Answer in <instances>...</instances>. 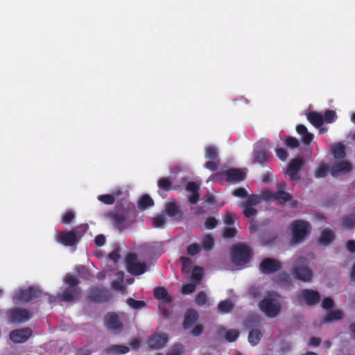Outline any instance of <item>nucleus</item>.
<instances>
[{
	"label": "nucleus",
	"instance_id": "1",
	"mask_svg": "<svg viewBox=\"0 0 355 355\" xmlns=\"http://www.w3.org/2000/svg\"><path fill=\"white\" fill-rule=\"evenodd\" d=\"M286 184H277V191L272 192L269 189L263 191L260 195L251 194L248 195L247 199L241 202L245 206H256L261 204L263 201L270 202L275 201L279 205H284L288 201V193L285 191Z\"/></svg>",
	"mask_w": 355,
	"mask_h": 355
},
{
	"label": "nucleus",
	"instance_id": "2",
	"mask_svg": "<svg viewBox=\"0 0 355 355\" xmlns=\"http://www.w3.org/2000/svg\"><path fill=\"white\" fill-rule=\"evenodd\" d=\"M136 211L134 206L131 207H122L114 211H110L106 214L115 229L122 232L131 228L135 221Z\"/></svg>",
	"mask_w": 355,
	"mask_h": 355
},
{
	"label": "nucleus",
	"instance_id": "3",
	"mask_svg": "<svg viewBox=\"0 0 355 355\" xmlns=\"http://www.w3.org/2000/svg\"><path fill=\"white\" fill-rule=\"evenodd\" d=\"M66 287L62 292L58 294L59 301L64 302H73L79 300L82 295V289L79 286L80 281L74 275L67 273L63 279Z\"/></svg>",
	"mask_w": 355,
	"mask_h": 355
},
{
	"label": "nucleus",
	"instance_id": "4",
	"mask_svg": "<svg viewBox=\"0 0 355 355\" xmlns=\"http://www.w3.org/2000/svg\"><path fill=\"white\" fill-rule=\"evenodd\" d=\"M290 229V244L297 245L306 240L312 228L309 222L297 220L292 223Z\"/></svg>",
	"mask_w": 355,
	"mask_h": 355
},
{
	"label": "nucleus",
	"instance_id": "5",
	"mask_svg": "<svg viewBox=\"0 0 355 355\" xmlns=\"http://www.w3.org/2000/svg\"><path fill=\"white\" fill-rule=\"evenodd\" d=\"M270 146L267 140L261 139L254 146L253 150L252 163L261 166L266 165V162L272 157L269 152Z\"/></svg>",
	"mask_w": 355,
	"mask_h": 355
},
{
	"label": "nucleus",
	"instance_id": "6",
	"mask_svg": "<svg viewBox=\"0 0 355 355\" xmlns=\"http://www.w3.org/2000/svg\"><path fill=\"white\" fill-rule=\"evenodd\" d=\"M260 321L261 318L258 315L251 316L246 321L245 327L250 329L248 340L252 346L257 345L263 336L261 330L258 329L261 325Z\"/></svg>",
	"mask_w": 355,
	"mask_h": 355
},
{
	"label": "nucleus",
	"instance_id": "7",
	"mask_svg": "<svg viewBox=\"0 0 355 355\" xmlns=\"http://www.w3.org/2000/svg\"><path fill=\"white\" fill-rule=\"evenodd\" d=\"M232 262L237 266H242L249 262L252 257L251 249L243 244H237L232 249Z\"/></svg>",
	"mask_w": 355,
	"mask_h": 355
},
{
	"label": "nucleus",
	"instance_id": "8",
	"mask_svg": "<svg viewBox=\"0 0 355 355\" xmlns=\"http://www.w3.org/2000/svg\"><path fill=\"white\" fill-rule=\"evenodd\" d=\"M32 317L31 313L25 309L15 307L6 313L8 322L13 324H21L27 322Z\"/></svg>",
	"mask_w": 355,
	"mask_h": 355
},
{
	"label": "nucleus",
	"instance_id": "9",
	"mask_svg": "<svg viewBox=\"0 0 355 355\" xmlns=\"http://www.w3.org/2000/svg\"><path fill=\"white\" fill-rule=\"evenodd\" d=\"M246 177L245 172L241 168H230L215 174L213 179H224L229 183L240 182L245 180Z\"/></svg>",
	"mask_w": 355,
	"mask_h": 355
},
{
	"label": "nucleus",
	"instance_id": "10",
	"mask_svg": "<svg viewBox=\"0 0 355 355\" xmlns=\"http://www.w3.org/2000/svg\"><path fill=\"white\" fill-rule=\"evenodd\" d=\"M125 261L127 270L132 275L137 276L142 275L148 270L146 263L137 261V255L135 253L128 254Z\"/></svg>",
	"mask_w": 355,
	"mask_h": 355
},
{
	"label": "nucleus",
	"instance_id": "11",
	"mask_svg": "<svg viewBox=\"0 0 355 355\" xmlns=\"http://www.w3.org/2000/svg\"><path fill=\"white\" fill-rule=\"evenodd\" d=\"M294 276L303 282H311L313 277L312 270L306 266V259L301 258L298 260L297 266L293 270Z\"/></svg>",
	"mask_w": 355,
	"mask_h": 355
},
{
	"label": "nucleus",
	"instance_id": "12",
	"mask_svg": "<svg viewBox=\"0 0 355 355\" xmlns=\"http://www.w3.org/2000/svg\"><path fill=\"white\" fill-rule=\"evenodd\" d=\"M110 298L109 291L101 286L90 288L87 294V300L94 303H104Z\"/></svg>",
	"mask_w": 355,
	"mask_h": 355
},
{
	"label": "nucleus",
	"instance_id": "13",
	"mask_svg": "<svg viewBox=\"0 0 355 355\" xmlns=\"http://www.w3.org/2000/svg\"><path fill=\"white\" fill-rule=\"evenodd\" d=\"M259 308L269 318L276 317L280 311L279 304L271 298L262 300Z\"/></svg>",
	"mask_w": 355,
	"mask_h": 355
},
{
	"label": "nucleus",
	"instance_id": "14",
	"mask_svg": "<svg viewBox=\"0 0 355 355\" xmlns=\"http://www.w3.org/2000/svg\"><path fill=\"white\" fill-rule=\"evenodd\" d=\"M104 324L107 329L115 334L121 332L123 328L122 322L115 313H107L105 317Z\"/></svg>",
	"mask_w": 355,
	"mask_h": 355
},
{
	"label": "nucleus",
	"instance_id": "15",
	"mask_svg": "<svg viewBox=\"0 0 355 355\" xmlns=\"http://www.w3.org/2000/svg\"><path fill=\"white\" fill-rule=\"evenodd\" d=\"M282 263L272 258H265L259 265V270L263 274H271L280 270Z\"/></svg>",
	"mask_w": 355,
	"mask_h": 355
},
{
	"label": "nucleus",
	"instance_id": "16",
	"mask_svg": "<svg viewBox=\"0 0 355 355\" xmlns=\"http://www.w3.org/2000/svg\"><path fill=\"white\" fill-rule=\"evenodd\" d=\"M42 296V292L34 287L20 290L16 295V298L21 302H29L31 300Z\"/></svg>",
	"mask_w": 355,
	"mask_h": 355
},
{
	"label": "nucleus",
	"instance_id": "17",
	"mask_svg": "<svg viewBox=\"0 0 355 355\" xmlns=\"http://www.w3.org/2000/svg\"><path fill=\"white\" fill-rule=\"evenodd\" d=\"M297 297L300 300H303L307 305H315L320 301V296L318 291L312 289H304L301 291Z\"/></svg>",
	"mask_w": 355,
	"mask_h": 355
},
{
	"label": "nucleus",
	"instance_id": "18",
	"mask_svg": "<svg viewBox=\"0 0 355 355\" xmlns=\"http://www.w3.org/2000/svg\"><path fill=\"white\" fill-rule=\"evenodd\" d=\"M32 330L28 327L15 329L10 331V339L15 343H24L32 335Z\"/></svg>",
	"mask_w": 355,
	"mask_h": 355
},
{
	"label": "nucleus",
	"instance_id": "19",
	"mask_svg": "<svg viewBox=\"0 0 355 355\" xmlns=\"http://www.w3.org/2000/svg\"><path fill=\"white\" fill-rule=\"evenodd\" d=\"M168 342V336L166 334H155L148 340L150 348L159 349L166 346Z\"/></svg>",
	"mask_w": 355,
	"mask_h": 355
},
{
	"label": "nucleus",
	"instance_id": "20",
	"mask_svg": "<svg viewBox=\"0 0 355 355\" xmlns=\"http://www.w3.org/2000/svg\"><path fill=\"white\" fill-rule=\"evenodd\" d=\"M75 234L70 231L60 232L57 236V241L64 246L75 247L78 241Z\"/></svg>",
	"mask_w": 355,
	"mask_h": 355
},
{
	"label": "nucleus",
	"instance_id": "21",
	"mask_svg": "<svg viewBox=\"0 0 355 355\" xmlns=\"http://www.w3.org/2000/svg\"><path fill=\"white\" fill-rule=\"evenodd\" d=\"M303 165L304 159L302 157L293 159L290 162V180H297V174Z\"/></svg>",
	"mask_w": 355,
	"mask_h": 355
},
{
	"label": "nucleus",
	"instance_id": "22",
	"mask_svg": "<svg viewBox=\"0 0 355 355\" xmlns=\"http://www.w3.org/2000/svg\"><path fill=\"white\" fill-rule=\"evenodd\" d=\"M296 132L299 135L302 142L304 145H309L313 139V135L308 131L306 126L299 124L296 126Z\"/></svg>",
	"mask_w": 355,
	"mask_h": 355
},
{
	"label": "nucleus",
	"instance_id": "23",
	"mask_svg": "<svg viewBox=\"0 0 355 355\" xmlns=\"http://www.w3.org/2000/svg\"><path fill=\"white\" fill-rule=\"evenodd\" d=\"M198 313L194 309H188L184 315L183 327L184 329L191 328L198 320Z\"/></svg>",
	"mask_w": 355,
	"mask_h": 355
},
{
	"label": "nucleus",
	"instance_id": "24",
	"mask_svg": "<svg viewBox=\"0 0 355 355\" xmlns=\"http://www.w3.org/2000/svg\"><path fill=\"white\" fill-rule=\"evenodd\" d=\"M154 297L162 301L164 304H170L172 302V297L169 295L167 290L163 286H158L154 289Z\"/></svg>",
	"mask_w": 355,
	"mask_h": 355
},
{
	"label": "nucleus",
	"instance_id": "25",
	"mask_svg": "<svg viewBox=\"0 0 355 355\" xmlns=\"http://www.w3.org/2000/svg\"><path fill=\"white\" fill-rule=\"evenodd\" d=\"M278 236L275 232H267L261 235L260 243L262 246L271 247L277 242Z\"/></svg>",
	"mask_w": 355,
	"mask_h": 355
},
{
	"label": "nucleus",
	"instance_id": "26",
	"mask_svg": "<svg viewBox=\"0 0 355 355\" xmlns=\"http://www.w3.org/2000/svg\"><path fill=\"white\" fill-rule=\"evenodd\" d=\"M334 233L329 229L323 230L318 238V243L322 245H329L334 240Z\"/></svg>",
	"mask_w": 355,
	"mask_h": 355
},
{
	"label": "nucleus",
	"instance_id": "27",
	"mask_svg": "<svg viewBox=\"0 0 355 355\" xmlns=\"http://www.w3.org/2000/svg\"><path fill=\"white\" fill-rule=\"evenodd\" d=\"M351 164L346 161L336 162L331 167V173L334 175L341 173H347L351 170Z\"/></svg>",
	"mask_w": 355,
	"mask_h": 355
},
{
	"label": "nucleus",
	"instance_id": "28",
	"mask_svg": "<svg viewBox=\"0 0 355 355\" xmlns=\"http://www.w3.org/2000/svg\"><path fill=\"white\" fill-rule=\"evenodd\" d=\"M306 116L308 121L315 128H320L323 124V115L319 112H310Z\"/></svg>",
	"mask_w": 355,
	"mask_h": 355
},
{
	"label": "nucleus",
	"instance_id": "29",
	"mask_svg": "<svg viewBox=\"0 0 355 355\" xmlns=\"http://www.w3.org/2000/svg\"><path fill=\"white\" fill-rule=\"evenodd\" d=\"M129 351L130 348L128 346L119 345H112L105 349V352L107 355L125 354Z\"/></svg>",
	"mask_w": 355,
	"mask_h": 355
},
{
	"label": "nucleus",
	"instance_id": "30",
	"mask_svg": "<svg viewBox=\"0 0 355 355\" xmlns=\"http://www.w3.org/2000/svg\"><path fill=\"white\" fill-rule=\"evenodd\" d=\"M343 312L340 309H335L330 311L325 317L322 319V322L327 323L336 321L343 318Z\"/></svg>",
	"mask_w": 355,
	"mask_h": 355
},
{
	"label": "nucleus",
	"instance_id": "31",
	"mask_svg": "<svg viewBox=\"0 0 355 355\" xmlns=\"http://www.w3.org/2000/svg\"><path fill=\"white\" fill-rule=\"evenodd\" d=\"M340 225L343 230H349L355 227V214L343 217L340 220Z\"/></svg>",
	"mask_w": 355,
	"mask_h": 355
},
{
	"label": "nucleus",
	"instance_id": "32",
	"mask_svg": "<svg viewBox=\"0 0 355 355\" xmlns=\"http://www.w3.org/2000/svg\"><path fill=\"white\" fill-rule=\"evenodd\" d=\"M120 194H121V191H118L115 192L114 195H112V194L100 195L98 197V200L105 205H113L115 202L116 197L119 196Z\"/></svg>",
	"mask_w": 355,
	"mask_h": 355
},
{
	"label": "nucleus",
	"instance_id": "33",
	"mask_svg": "<svg viewBox=\"0 0 355 355\" xmlns=\"http://www.w3.org/2000/svg\"><path fill=\"white\" fill-rule=\"evenodd\" d=\"M214 246V238L210 234H206L202 242V249L206 252L212 250Z\"/></svg>",
	"mask_w": 355,
	"mask_h": 355
},
{
	"label": "nucleus",
	"instance_id": "34",
	"mask_svg": "<svg viewBox=\"0 0 355 355\" xmlns=\"http://www.w3.org/2000/svg\"><path fill=\"white\" fill-rule=\"evenodd\" d=\"M89 229V225L87 224H82L71 230L74 234L76 239L79 242L81 238L85 234Z\"/></svg>",
	"mask_w": 355,
	"mask_h": 355
},
{
	"label": "nucleus",
	"instance_id": "35",
	"mask_svg": "<svg viewBox=\"0 0 355 355\" xmlns=\"http://www.w3.org/2000/svg\"><path fill=\"white\" fill-rule=\"evenodd\" d=\"M234 306V305L230 300H226L219 302L218 309L221 313H228L232 311Z\"/></svg>",
	"mask_w": 355,
	"mask_h": 355
},
{
	"label": "nucleus",
	"instance_id": "36",
	"mask_svg": "<svg viewBox=\"0 0 355 355\" xmlns=\"http://www.w3.org/2000/svg\"><path fill=\"white\" fill-rule=\"evenodd\" d=\"M166 213L170 217H174L178 215L181 216V211L179 206L175 202H168L166 206Z\"/></svg>",
	"mask_w": 355,
	"mask_h": 355
},
{
	"label": "nucleus",
	"instance_id": "37",
	"mask_svg": "<svg viewBox=\"0 0 355 355\" xmlns=\"http://www.w3.org/2000/svg\"><path fill=\"white\" fill-rule=\"evenodd\" d=\"M153 205V200L147 194L144 195L138 202V207L141 209H146Z\"/></svg>",
	"mask_w": 355,
	"mask_h": 355
},
{
	"label": "nucleus",
	"instance_id": "38",
	"mask_svg": "<svg viewBox=\"0 0 355 355\" xmlns=\"http://www.w3.org/2000/svg\"><path fill=\"white\" fill-rule=\"evenodd\" d=\"M331 152L336 158H342L345 156V146L342 144H335L331 146Z\"/></svg>",
	"mask_w": 355,
	"mask_h": 355
},
{
	"label": "nucleus",
	"instance_id": "39",
	"mask_svg": "<svg viewBox=\"0 0 355 355\" xmlns=\"http://www.w3.org/2000/svg\"><path fill=\"white\" fill-rule=\"evenodd\" d=\"M76 271L79 274L81 278L89 280L92 277L89 270L83 265H78L76 267Z\"/></svg>",
	"mask_w": 355,
	"mask_h": 355
},
{
	"label": "nucleus",
	"instance_id": "40",
	"mask_svg": "<svg viewBox=\"0 0 355 355\" xmlns=\"http://www.w3.org/2000/svg\"><path fill=\"white\" fill-rule=\"evenodd\" d=\"M239 206L243 209V215L248 218H250L257 214V210L252 206H245L241 202Z\"/></svg>",
	"mask_w": 355,
	"mask_h": 355
},
{
	"label": "nucleus",
	"instance_id": "41",
	"mask_svg": "<svg viewBox=\"0 0 355 355\" xmlns=\"http://www.w3.org/2000/svg\"><path fill=\"white\" fill-rule=\"evenodd\" d=\"M202 247L200 244L193 243L187 248V252L190 256H196L200 252Z\"/></svg>",
	"mask_w": 355,
	"mask_h": 355
},
{
	"label": "nucleus",
	"instance_id": "42",
	"mask_svg": "<svg viewBox=\"0 0 355 355\" xmlns=\"http://www.w3.org/2000/svg\"><path fill=\"white\" fill-rule=\"evenodd\" d=\"M158 187L165 191H168L171 189L172 184L168 178H160L157 182Z\"/></svg>",
	"mask_w": 355,
	"mask_h": 355
},
{
	"label": "nucleus",
	"instance_id": "43",
	"mask_svg": "<svg viewBox=\"0 0 355 355\" xmlns=\"http://www.w3.org/2000/svg\"><path fill=\"white\" fill-rule=\"evenodd\" d=\"M127 304H128L129 306L134 309H139L146 306L145 302L141 300H136L132 298H128L127 300Z\"/></svg>",
	"mask_w": 355,
	"mask_h": 355
},
{
	"label": "nucleus",
	"instance_id": "44",
	"mask_svg": "<svg viewBox=\"0 0 355 355\" xmlns=\"http://www.w3.org/2000/svg\"><path fill=\"white\" fill-rule=\"evenodd\" d=\"M184 352V347L180 343H175L166 355H182Z\"/></svg>",
	"mask_w": 355,
	"mask_h": 355
},
{
	"label": "nucleus",
	"instance_id": "45",
	"mask_svg": "<svg viewBox=\"0 0 355 355\" xmlns=\"http://www.w3.org/2000/svg\"><path fill=\"white\" fill-rule=\"evenodd\" d=\"M203 275V269L201 267L196 266L191 272V277L193 281L200 282Z\"/></svg>",
	"mask_w": 355,
	"mask_h": 355
},
{
	"label": "nucleus",
	"instance_id": "46",
	"mask_svg": "<svg viewBox=\"0 0 355 355\" xmlns=\"http://www.w3.org/2000/svg\"><path fill=\"white\" fill-rule=\"evenodd\" d=\"M329 171L328 166L324 164H320L315 169V174L317 178H323L327 175Z\"/></svg>",
	"mask_w": 355,
	"mask_h": 355
},
{
	"label": "nucleus",
	"instance_id": "47",
	"mask_svg": "<svg viewBox=\"0 0 355 355\" xmlns=\"http://www.w3.org/2000/svg\"><path fill=\"white\" fill-rule=\"evenodd\" d=\"M75 218V214L73 211H67L62 217L61 223L63 225L70 224Z\"/></svg>",
	"mask_w": 355,
	"mask_h": 355
},
{
	"label": "nucleus",
	"instance_id": "48",
	"mask_svg": "<svg viewBox=\"0 0 355 355\" xmlns=\"http://www.w3.org/2000/svg\"><path fill=\"white\" fill-rule=\"evenodd\" d=\"M207 300V296L203 291L199 292L195 299L196 304L198 306L205 305Z\"/></svg>",
	"mask_w": 355,
	"mask_h": 355
},
{
	"label": "nucleus",
	"instance_id": "49",
	"mask_svg": "<svg viewBox=\"0 0 355 355\" xmlns=\"http://www.w3.org/2000/svg\"><path fill=\"white\" fill-rule=\"evenodd\" d=\"M239 336V331L236 329H230L227 331L225 338L228 342L235 341Z\"/></svg>",
	"mask_w": 355,
	"mask_h": 355
},
{
	"label": "nucleus",
	"instance_id": "50",
	"mask_svg": "<svg viewBox=\"0 0 355 355\" xmlns=\"http://www.w3.org/2000/svg\"><path fill=\"white\" fill-rule=\"evenodd\" d=\"M218 156L217 150L214 146H209L205 150V157L209 159H215Z\"/></svg>",
	"mask_w": 355,
	"mask_h": 355
},
{
	"label": "nucleus",
	"instance_id": "51",
	"mask_svg": "<svg viewBox=\"0 0 355 355\" xmlns=\"http://www.w3.org/2000/svg\"><path fill=\"white\" fill-rule=\"evenodd\" d=\"M166 223L164 215L159 214L153 218V225L155 227H162Z\"/></svg>",
	"mask_w": 355,
	"mask_h": 355
},
{
	"label": "nucleus",
	"instance_id": "52",
	"mask_svg": "<svg viewBox=\"0 0 355 355\" xmlns=\"http://www.w3.org/2000/svg\"><path fill=\"white\" fill-rule=\"evenodd\" d=\"M237 230L234 227H225L223 231V236L226 239L234 237L237 234Z\"/></svg>",
	"mask_w": 355,
	"mask_h": 355
},
{
	"label": "nucleus",
	"instance_id": "53",
	"mask_svg": "<svg viewBox=\"0 0 355 355\" xmlns=\"http://www.w3.org/2000/svg\"><path fill=\"white\" fill-rule=\"evenodd\" d=\"M196 286L193 284H184L181 288V292L184 295L191 294L194 292Z\"/></svg>",
	"mask_w": 355,
	"mask_h": 355
},
{
	"label": "nucleus",
	"instance_id": "54",
	"mask_svg": "<svg viewBox=\"0 0 355 355\" xmlns=\"http://www.w3.org/2000/svg\"><path fill=\"white\" fill-rule=\"evenodd\" d=\"M180 260V262L182 263V270L183 271H185L186 270H189L193 263L191 259L189 257H181Z\"/></svg>",
	"mask_w": 355,
	"mask_h": 355
},
{
	"label": "nucleus",
	"instance_id": "55",
	"mask_svg": "<svg viewBox=\"0 0 355 355\" xmlns=\"http://www.w3.org/2000/svg\"><path fill=\"white\" fill-rule=\"evenodd\" d=\"M218 225V220L214 217L208 218L205 223V226L207 230H212Z\"/></svg>",
	"mask_w": 355,
	"mask_h": 355
},
{
	"label": "nucleus",
	"instance_id": "56",
	"mask_svg": "<svg viewBox=\"0 0 355 355\" xmlns=\"http://www.w3.org/2000/svg\"><path fill=\"white\" fill-rule=\"evenodd\" d=\"M334 302L331 297H324L322 302V307L325 310H329L333 308Z\"/></svg>",
	"mask_w": 355,
	"mask_h": 355
},
{
	"label": "nucleus",
	"instance_id": "57",
	"mask_svg": "<svg viewBox=\"0 0 355 355\" xmlns=\"http://www.w3.org/2000/svg\"><path fill=\"white\" fill-rule=\"evenodd\" d=\"M336 112L333 110H327L323 116L324 121L327 123H332L336 119Z\"/></svg>",
	"mask_w": 355,
	"mask_h": 355
},
{
	"label": "nucleus",
	"instance_id": "58",
	"mask_svg": "<svg viewBox=\"0 0 355 355\" xmlns=\"http://www.w3.org/2000/svg\"><path fill=\"white\" fill-rule=\"evenodd\" d=\"M232 195L238 198H247L248 192L245 189L240 187L234 189L232 191Z\"/></svg>",
	"mask_w": 355,
	"mask_h": 355
},
{
	"label": "nucleus",
	"instance_id": "59",
	"mask_svg": "<svg viewBox=\"0 0 355 355\" xmlns=\"http://www.w3.org/2000/svg\"><path fill=\"white\" fill-rule=\"evenodd\" d=\"M186 189L192 193H196L199 192L200 187L196 182H192L187 184Z\"/></svg>",
	"mask_w": 355,
	"mask_h": 355
},
{
	"label": "nucleus",
	"instance_id": "60",
	"mask_svg": "<svg viewBox=\"0 0 355 355\" xmlns=\"http://www.w3.org/2000/svg\"><path fill=\"white\" fill-rule=\"evenodd\" d=\"M235 215L232 212L226 214L224 218V223L227 225H232L234 223Z\"/></svg>",
	"mask_w": 355,
	"mask_h": 355
},
{
	"label": "nucleus",
	"instance_id": "61",
	"mask_svg": "<svg viewBox=\"0 0 355 355\" xmlns=\"http://www.w3.org/2000/svg\"><path fill=\"white\" fill-rule=\"evenodd\" d=\"M119 248H117L113 250L108 255V257L113 261L114 263H116L120 258Z\"/></svg>",
	"mask_w": 355,
	"mask_h": 355
},
{
	"label": "nucleus",
	"instance_id": "62",
	"mask_svg": "<svg viewBox=\"0 0 355 355\" xmlns=\"http://www.w3.org/2000/svg\"><path fill=\"white\" fill-rule=\"evenodd\" d=\"M105 236L103 234H98L94 239L95 245L98 247L103 246L105 243Z\"/></svg>",
	"mask_w": 355,
	"mask_h": 355
},
{
	"label": "nucleus",
	"instance_id": "63",
	"mask_svg": "<svg viewBox=\"0 0 355 355\" xmlns=\"http://www.w3.org/2000/svg\"><path fill=\"white\" fill-rule=\"evenodd\" d=\"M277 156L281 160L285 161L287 157V152L284 148H277L276 150Z\"/></svg>",
	"mask_w": 355,
	"mask_h": 355
},
{
	"label": "nucleus",
	"instance_id": "64",
	"mask_svg": "<svg viewBox=\"0 0 355 355\" xmlns=\"http://www.w3.org/2000/svg\"><path fill=\"white\" fill-rule=\"evenodd\" d=\"M203 329L202 325L198 324L191 330V334L194 336H198L202 333Z\"/></svg>",
	"mask_w": 355,
	"mask_h": 355
}]
</instances>
